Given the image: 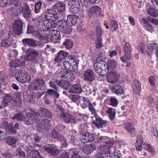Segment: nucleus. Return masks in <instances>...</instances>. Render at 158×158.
<instances>
[{
	"instance_id": "17",
	"label": "nucleus",
	"mask_w": 158,
	"mask_h": 158,
	"mask_svg": "<svg viewBox=\"0 0 158 158\" xmlns=\"http://www.w3.org/2000/svg\"><path fill=\"white\" fill-rule=\"evenodd\" d=\"M141 83L138 80H135L133 81L132 85V88L134 94H139L140 93L141 90Z\"/></svg>"
},
{
	"instance_id": "9",
	"label": "nucleus",
	"mask_w": 158,
	"mask_h": 158,
	"mask_svg": "<svg viewBox=\"0 0 158 158\" xmlns=\"http://www.w3.org/2000/svg\"><path fill=\"white\" fill-rule=\"evenodd\" d=\"M79 138L81 142L84 143L92 142L94 139V136L91 134L86 132L80 134Z\"/></svg>"
},
{
	"instance_id": "8",
	"label": "nucleus",
	"mask_w": 158,
	"mask_h": 158,
	"mask_svg": "<svg viewBox=\"0 0 158 158\" xmlns=\"http://www.w3.org/2000/svg\"><path fill=\"white\" fill-rule=\"evenodd\" d=\"M119 75L115 70H112L109 71L107 76L108 81L111 83H115L118 81Z\"/></svg>"
},
{
	"instance_id": "20",
	"label": "nucleus",
	"mask_w": 158,
	"mask_h": 158,
	"mask_svg": "<svg viewBox=\"0 0 158 158\" xmlns=\"http://www.w3.org/2000/svg\"><path fill=\"white\" fill-rule=\"evenodd\" d=\"M101 12L100 8L97 6L92 7L88 12V15L90 17L92 16H98L99 15Z\"/></svg>"
},
{
	"instance_id": "19",
	"label": "nucleus",
	"mask_w": 158,
	"mask_h": 158,
	"mask_svg": "<svg viewBox=\"0 0 158 158\" xmlns=\"http://www.w3.org/2000/svg\"><path fill=\"white\" fill-rule=\"evenodd\" d=\"M19 10V13L22 12L23 16L25 18L27 19L30 17L31 10L29 8L27 5H24V6L21 5Z\"/></svg>"
},
{
	"instance_id": "55",
	"label": "nucleus",
	"mask_w": 158,
	"mask_h": 158,
	"mask_svg": "<svg viewBox=\"0 0 158 158\" xmlns=\"http://www.w3.org/2000/svg\"><path fill=\"white\" fill-rule=\"evenodd\" d=\"M6 131L5 130L2 128H0V139L2 140H3L5 138Z\"/></svg>"
},
{
	"instance_id": "28",
	"label": "nucleus",
	"mask_w": 158,
	"mask_h": 158,
	"mask_svg": "<svg viewBox=\"0 0 158 158\" xmlns=\"http://www.w3.org/2000/svg\"><path fill=\"white\" fill-rule=\"evenodd\" d=\"M53 9L59 12L62 13L64 10L65 5L62 2H58L56 3L52 7Z\"/></svg>"
},
{
	"instance_id": "2",
	"label": "nucleus",
	"mask_w": 158,
	"mask_h": 158,
	"mask_svg": "<svg viewBox=\"0 0 158 158\" xmlns=\"http://www.w3.org/2000/svg\"><path fill=\"white\" fill-rule=\"evenodd\" d=\"M15 73V77L18 81L23 83H29L31 81V76L27 72L20 70H17Z\"/></svg>"
},
{
	"instance_id": "31",
	"label": "nucleus",
	"mask_w": 158,
	"mask_h": 158,
	"mask_svg": "<svg viewBox=\"0 0 158 158\" xmlns=\"http://www.w3.org/2000/svg\"><path fill=\"white\" fill-rule=\"evenodd\" d=\"M111 148V145L107 144L106 145L101 146L99 147V149L101 152L105 154L110 152L111 151V150L110 149Z\"/></svg>"
},
{
	"instance_id": "30",
	"label": "nucleus",
	"mask_w": 158,
	"mask_h": 158,
	"mask_svg": "<svg viewBox=\"0 0 158 158\" xmlns=\"http://www.w3.org/2000/svg\"><path fill=\"white\" fill-rule=\"evenodd\" d=\"M96 121H93L92 123L98 128L102 127L105 126V122L99 117H96Z\"/></svg>"
},
{
	"instance_id": "13",
	"label": "nucleus",
	"mask_w": 158,
	"mask_h": 158,
	"mask_svg": "<svg viewBox=\"0 0 158 158\" xmlns=\"http://www.w3.org/2000/svg\"><path fill=\"white\" fill-rule=\"evenodd\" d=\"M83 76L84 79L87 81L91 82L95 79V76L94 71L91 69L85 70L84 72Z\"/></svg>"
},
{
	"instance_id": "16",
	"label": "nucleus",
	"mask_w": 158,
	"mask_h": 158,
	"mask_svg": "<svg viewBox=\"0 0 158 158\" xmlns=\"http://www.w3.org/2000/svg\"><path fill=\"white\" fill-rule=\"evenodd\" d=\"M37 114L34 113H28L26 114V117H25V123L27 125H29L35 123L37 118L35 115Z\"/></svg>"
},
{
	"instance_id": "7",
	"label": "nucleus",
	"mask_w": 158,
	"mask_h": 158,
	"mask_svg": "<svg viewBox=\"0 0 158 158\" xmlns=\"http://www.w3.org/2000/svg\"><path fill=\"white\" fill-rule=\"evenodd\" d=\"M38 55V52L32 49H29L26 51L25 59L27 61H32L35 60Z\"/></svg>"
},
{
	"instance_id": "22",
	"label": "nucleus",
	"mask_w": 158,
	"mask_h": 158,
	"mask_svg": "<svg viewBox=\"0 0 158 158\" xmlns=\"http://www.w3.org/2000/svg\"><path fill=\"white\" fill-rule=\"evenodd\" d=\"M96 149V146L93 143L86 145L85 147L81 148V150L86 154H89Z\"/></svg>"
},
{
	"instance_id": "53",
	"label": "nucleus",
	"mask_w": 158,
	"mask_h": 158,
	"mask_svg": "<svg viewBox=\"0 0 158 158\" xmlns=\"http://www.w3.org/2000/svg\"><path fill=\"white\" fill-rule=\"evenodd\" d=\"M102 39L101 38L99 37H98L96 43V46L97 48H100L102 47Z\"/></svg>"
},
{
	"instance_id": "5",
	"label": "nucleus",
	"mask_w": 158,
	"mask_h": 158,
	"mask_svg": "<svg viewBox=\"0 0 158 158\" xmlns=\"http://www.w3.org/2000/svg\"><path fill=\"white\" fill-rule=\"evenodd\" d=\"M52 23L49 22L48 20H42L41 22L38 20L36 22V25L38 27L41 31H46L50 29H53L55 27H53V23L54 22H52Z\"/></svg>"
},
{
	"instance_id": "50",
	"label": "nucleus",
	"mask_w": 158,
	"mask_h": 158,
	"mask_svg": "<svg viewBox=\"0 0 158 158\" xmlns=\"http://www.w3.org/2000/svg\"><path fill=\"white\" fill-rule=\"evenodd\" d=\"M144 145V148L146 149V150L152 153H154L155 152V150L153 148L148 144H143V145Z\"/></svg>"
},
{
	"instance_id": "36",
	"label": "nucleus",
	"mask_w": 158,
	"mask_h": 158,
	"mask_svg": "<svg viewBox=\"0 0 158 158\" xmlns=\"http://www.w3.org/2000/svg\"><path fill=\"white\" fill-rule=\"evenodd\" d=\"M55 82L59 86L65 89H68L70 86L69 82L66 81V80L61 81L57 80L55 81Z\"/></svg>"
},
{
	"instance_id": "15",
	"label": "nucleus",
	"mask_w": 158,
	"mask_h": 158,
	"mask_svg": "<svg viewBox=\"0 0 158 158\" xmlns=\"http://www.w3.org/2000/svg\"><path fill=\"white\" fill-rule=\"evenodd\" d=\"M22 22L19 20H16L13 24V31L16 34H20L22 32Z\"/></svg>"
},
{
	"instance_id": "43",
	"label": "nucleus",
	"mask_w": 158,
	"mask_h": 158,
	"mask_svg": "<svg viewBox=\"0 0 158 158\" xmlns=\"http://www.w3.org/2000/svg\"><path fill=\"white\" fill-rule=\"evenodd\" d=\"M73 43L72 41L67 40L63 43V45L65 46V48L68 49H71L73 47Z\"/></svg>"
},
{
	"instance_id": "4",
	"label": "nucleus",
	"mask_w": 158,
	"mask_h": 158,
	"mask_svg": "<svg viewBox=\"0 0 158 158\" xmlns=\"http://www.w3.org/2000/svg\"><path fill=\"white\" fill-rule=\"evenodd\" d=\"M66 60L63 62V66L66 70H68L70 71H73L77 69V63L73 58L68 57Z\"/></svg>"
},
{
	"instance_id": "34",
	"label": "nucleus",
	"mask_w": 158,
	"mask_h": 158,
	"mask_svg": "<svg viewBox=\"0 0 158 158\" xmlns=\"http://www.w3.org/2000/svg\"><path fill=\"white\" fill-rule=\"evenodd\" d=\"M106 69H108V72L110 69H115L117 66V63L116 61L113 60H109L107 63V64L106 65Z\"/></svg>"
},
{
	"instance_id": "21",
	"label": "nucleus",
	"mask_w": 158,
	"mask_h": 158,
	"mask_svg": "<svg viewBox=\"0 0 158 158\" xmlns=\"http://www.w3.org/2000/svg\"><path fill=\"white\" fill-rule=\"evenodd\" d=\"M37 114L42 117L46 116L49 118H51L52 117V115L50 111L44 108H39L38 110V113Z\"/></svg>"
},
{
	"instance_id": "56",
	"label": "nucleus",
	"mask_w": 158,
	"mask_h": 158,
	"mask_svg": "<svg viewBox=\"0 0 158 158\" xmlns=\"http://www.w3.org/2000/svg\"><path fill=\"white\" fill-rule=\"evenodd\" d=\"M24 98L26 99L27 102H31L34 101L35 97L33 95H27L26 97L25 96Z\"/></svg>"
},
{
	"instance_id": "63",
	"label": "nucleus",
	"mask_w": 158,
	"mask_h": 158,
	"mask_svg": "<svg viewBox=\"0 0 158 158\" xmlns=\"http://www.w3.org/2000/svg\"><path fill=\"white\" fill-rule=\"evenodd\" d=\"M143 143V137L141 135H138L135 143L142 144Z\"/></svg>"
},
{
	"instance_id": "11",
	"label": "nucleus",
	"mask_w": 158,
	"mask_h": 158,
	"mask_svg": "<svg viewBox=\"0 0 158 158\" xmlns=\"http://www.w3.org/2000/svg\"><path fill=\"white\" fill-rule=\"evenodd\" d=\"M45 17L48 20L54 22L58 19L57 12L52 9H48L45 13Z\"/></svg>"
},
{
	"instance_id": "42",
	"label": "nucleus",
	"mask_w": 158,
	"mask_h": 158,
	"mask_svg": "<svg viewBox=\"0 0 158 158\" xmlns=\"http://www.w3.org/2000/svg\"><path fill=\"white\" fill-rule=\"evenodd\" d=\"M1 44L2 47H7L11 45L12 42L9 39H6L2 40Z\"/></svg>"
},
{
	"instance_id": "54",
	"label": "nucleus",
	"mask_w": 158,
	"mask_h": 158,
	"mask_svg": "<svg viewBox=\"0 0 158 158\" xmlns=\"http://www.w3.org/2000/svg\"><path fill=\"white\" fill-rule=\"evenodd\" d=\"M110 24L112 30L115 31L118 27V23L116 21H111L110 22Z\"/></svg>"
},
{
	"instance_id": "40",
	"label": "nucleus",
	"mask_w": 158,
	"mask_h": 158,
	"mask_svg": "<svg viewBox=\"0 0 158 158\" xmlns=\"http://www.w3.org/2000/svg\"><path fill=\"white\" fill-rule=\"evenodd\" d=\"M68 54V53L66 52H64L62 51H60L58 53L57 56L55 59V61L58 62L61 60L64 57L66 56Z\"/></svg>"
},
{
	"instance_id": "49",
	"label": "nucleus",
	"mask_w": 158,
	"mask_h": 158,
	"mask_svg": "<svg viewBox=\"0 0 158 158\" xmlns=\"http://www.w3.org/2000/svg\"><path fill=\"white\" fill-rule=\"evenodd\" d=\"M129 133H130L132 136H134L136 134L135 129L134 127L132 126L131 124L129 123Z\"/></svg>"
},
{
	"instance_id": "61",
	"label": "nucleus",
	"mask_w": 158,
	"mask_h": 158,
	"mask_svg": "<svg viewBox=\"0 0 158 158\" xmlns=\"http://www.w3.org/2000/svg\"><path fill=\"white\" fill-rule=\"evenodd\" d=\"M33 154V158H44L41 156L39 152L36 150L33 151L32 152Z\"/></svg>"
},
{
	"instance_id": "14",
	"label": "nucleus",
	"mask_w": 158,
	"mask_h": 158,
	"mask_svg": "<svg viewBox=\"0 0 158 158\" xmlns=\"http://www.w3.org/2000/svg\"><path fill=\"white\" fill-rule=\"evenodd\" d=\"M147 54L149 56H152V53L154 52H157L158 51V45L155 43H152L147 45Z\"/></svg>"
},
{
	"instance_id": "48",
	"label": "nucleus",
	"mask_w": 158,
	"mask_h": 158,
	"mask_svg": "<svg viewBox=\"0 0 158 158\" xmlns=\"http://www.w3.org/2000/svg\"><path fill=\"white\" fill-rule=\"evenodd\" d=\"M72 72L69 71V73L67 74V77L65 78L68 81L71 82L73 81L75 77V75L73 74Z\"/></svg>"
},
{
	"instance_id": "58",
	"label": "nucleus",
	"mask_w": 158,
	"mask_h": 158,
	"mask_svg": "<svg viewBox=\"0 0 158 158\" xmlns=\"http://www.w3.org/2000/svg\"><path fill=\"white\" fill-rule=\"evenodd\" d=\"M59 37L57 36H50L49 38L52 42L56 43L59 40Z\"/></svg>"
},
{
	"instance_id": "51",
	"label": "nucleus",
	"mask_w": 158,
	"mask_h": 158,
	"mask_svg": "<svg viewBox=\"0 0 158 158\" xmlns=\"http://www.w3.org/2000/svg\"><path fill=\"white\" fill-rule=\"evenodd\" d=\"M49 31L50 36H60V32L56 29H51Z\"/></svg>"
},
{
	"instance_id": "59",
	"label": "nucleus",
	"mask_w": 158,
	"mask_h": 158,
	"mask_svg": "<svg viewBox=\"0 0 158 158\" xmlns=\"http://www.w3.org/2000/svg\"><path fill=\"white\" fill-rule=\"evenodd\" d=\"M117 100L114 97H111L110 99V105L113 106H115L117 105Z\"/></svg>"
},
{
	"instance_id": "37",
	"label": "nucleus",
	"mask_w": 158,
	"mask_h": 158,
	"mask_svg": "<svg viewBox=\"0 0 158 158\" xmlns=\"http://www.w3.org/2000/svg\"><path fill=\"white\" fill-rule=\"evenodd\" d=\"M17 140V139L15 137L8 136L6 137L5 142L8 145L14 147Z\"/></svg>"
},
{
	"instance_id": "64",
	"label": "nucleus",
	"mask_w": 158,
	"mask_h": 158,
	"mask_svg": "<svg viewBox=\"0 0 158 158\" xmlns=\"http://www.w3.org/2000/svg\"><path fill=\"white\" fill-rule=\"evenodd\" d=\"M71 158H81V157L78 154L77 151L73 152L71 155Z\"/></svg>"
},
{
	"instance_id": "1",
	"label": "nucleus",
	"mask_w": 158,
	"mask_h": 158,
	"mask_svg": "<svg viewBox=\"0 0 158 158\" xmlns=\"http://www.w3.org/2000/svg\"><path fill=\"white\" fill-rule=\"evenodd\" d=\"M54 27L58 28L62 33L64 34H70L72 31L71 27L69 26L67 22L64 20H59L53 23Z\"/></svg>"
},
{
	"instance_id": "62",
	"label": "nucleus",
	"mask_w": 158,
	"mask_h": 158,
	"mask_svg": "<svg viewBox=\"0 0 158 158\" xmlns=\"http://www.w3.org/2000/svg\"><path fill=\"white\" fill-rule=\"evenodd\" d=\"M69 72V71H67L66 69H62L60 73L61 77L64 79H65Z\"/></svg>"
},
{
	"instance_id": "35",
	"label": "nucleus",
	"mask_w": 158,
	"mask_h": 158,
	"mask_svg": "<svg viewBox=\"0 0 158 158\" xmlns=\"http://www.w3.org/2000/svg\"><path fill=\"white\" fill-rule=\"evenodd\" d=\"M22 103V100L20 94L19 93H17L15 95V99L13 98L11 101V104L14 105L18 104L19 105Z\"/></svg>"
},
{
	"instance_id": "33",
	"label": "nucleus",
	"mask_w": 158,
	"mask_h": 158,
	"mask_svg": "<svg viewBox=\"0 0 158 158\" xmlns=\"http://www.w3.org/2000/svg\"><path fill=\"white\" fill-rule=\"evenodd\" d=\"M22 41L24 44H27L33 47H35L36 45H40L41 43L37 44H36L35 41L32 39H25L22 40Z\"/></svg>"
},
{
	"instance_id": "46",
	"label": "nucleus",
	"mask_w": 158,
	"mask_h": 158,
	"mask_svg": "<svg viewBox=\"0 0 158 158\" xmlns=\"http://www.w3.org/2000/svg\"><path fill=\"white\" fill-rule=\"evenodd\" d=\"M84 99L85 100V101L88 103L89 110L91 112L92 114H94V116H95L96 115V114L95 112V110L94 109L93 105L88 99H85V98H84Z\"/></svg>"
},
{
	"instance_id": "24",
	"label": "nucleus",
	"mask_w": 158,
	"mask_h": 158,
	"mask_svg": "<svg viewBox=\"0 0 158 158\" xmlns=\"http://www.w3.org/2000/svg\"><path fill=\"white\" fill-rule=\"evenodd\" d=\"M110 90L112 92L116 94H121L123 93L122 87L116 84L114 85L110 84L109 85Z\"/></svg>"
},
{
	"instance_id": "60",
	"label": "nucleus",
	"mask_w": 158,
	"mask_h": 158,
	"mask_svg": "<svg viewBox=\"0 0 158 158\" xmlns=\"http://www.w3.org/2000/svg\"><path fill=\"white\" fill-rule=\"evenodd\" d=\"M102 30L101 27L99 26H97L96 27V32L98 37H100L101 36L102 34Z\"/></svg>"
},
{
	"instance_id": "47",
	"label": "nucleus",
	"mask_w": 158,
	"mask_h": 158,
	"mask_svg": "<svg viewBox=\"0 0 158 158\" xmlns=\"http://www.w3.org/2000/svg\"><path fill=\"white\" fill-rule=\"evenodd\" d=\"M52 136L54 138L60 139L61 136L60 134L55 129H53L51 133Z\"/></svg>"
},
{
	"instance_id": "38",
	"label": "nucleus",
	"mask_w": 158,
	"mask_h": 158,
	"mask_svg": "<svg viewBox=\"0 0 158 158\" xmlns=\"http://www.w3.org/2000/svg\"><path fill=\"white\" fill-rule=\"evenodd\" d=\"M147 12L150 15L156 17L158 15V10L155 8H150L147 10Z\"/></svg>"
},
{
	"instance_id": "41",
	"label": "nucleus",
	"mask_w": 158,
	"mask_h": 158,
	"mask_svg": "<svg viewBox=\"0 0 158 158\" xmlns=\"http://www.w3.org/2000/svg\"><path fill=\"white\" fill-rule=\"evenodd\" d=\"M12 118L14 120L17 119L20 121H25V117H24L23 113L20 112L15 114Z\"/></svg>"
},
{
	"instance_id": "44",
	"label": "nucleus",
	"mask_w": 158,
	"mask_h": 158,
	"mask_svg": "<svg viewBox=\"0 0 158 158\" xmlns=\"http://www.w3.org/2000/svg\"><path fill=\"white\" fill-rule=\"evenodd\" d=\"M145 46L144 43H140L139 44L138 46L137 49L139 52H140L143 54L146 55L147 54V51L144 52Z\"/></svg>"
},
{
	"instance_id": "6",
	"label": "nucleus",
	"mask_w": 158,
	"mask_h": 158,
	"mask_svg": "<svg viewBox=\"0 0 158 158\" xmlns=\"http://www.w3.org/2000/svg\"><path fill=\"white\" fill-rule=\"evenodd\" d=\"M31 85L34 90H41L45 89L44 81L41 79L33 80L31 83Z\"/></svg>"
},
{
	"instance_id": "3",
	"label": "nucleus",
	"mask_w": 158,
	"mask_h": 158,
	"mask_svg": "<svg viewBox=\"0 0 158 158\" xmlns=\"http://www.w3.org/2000/svg\"><path fill=\"white\" fill-rule=\"evenodd\" d=\"M95 71L99 75H104L108 73L106 63L103 60L96 62L94 64Z\"/></svg>"
},
{
	"instance_id": "29",
	"label": "nucleus",
	"mask_w": 158,
	"mask_h": 158,
	"mask_svg": "<svg viewBox=\"0 0 158 158\" xmlns=\"http://www.w3.org/2000/svg\"><path fill=\"white\" fill-rule=\"evenodd\" d=\"M79 17L77 15H71L68 16L67 21L71 25H74L77 23V19Z\"/></svg>"
},
{
	"instance_id": "32",
	"label": "nucleus",
	"mask_w": 158,
	"mask_h": 158,
	"mask_svg": "<svg viewBox=\"0 0 158 158\" xmlns=\"http://www.w3.org/2000/svg\"><path fill=\"white\" fill-rule=\"evenodd\" d=\"M142 22L144 24V27L147 31L150 32L153 31L154 28L152 25L145 18H143L141 20Z\"/></svg>"
},
{
	"instance_id": "12",
	"label": "nucleus",
	"mask_w": 158,
	"mask_h": 158,
	"mask_svg": "<svg viewBox=\"0 0 158 158\" xmlns=\"http://www.w3.org/2000/svg\"><path fill=\"white\" fill-rule=\"evenodd\" d=\"M60 118L61 119H63L66 123L73 124L75 123L74 117L68 113H62L60 114Z\"/></svg>"
},
{
	"instance_id": "52",
	"label": "nucleus",
	"mask_w": 158,
	"mask_h": 158,
	"mask_svg": "<svg viewBox=\"0 0 158 158\" xmlns=\"http://www.w3.org/2000/svg\"><path fill=\"white\" fill-rule=\"evenodd\" d=\"M47 92L49 94L53 96H56L57 98H58L59 97V94L56 91H55L53 89H48Z\"/></svg>"
},
{
	"instance_id": "18",
	"label": "nucleus",
	"mask_w": 158,
	"mask_h": 158,
	"mask_svg": "<svg viewBox=\"0 0 158 158\" xmlns=\"http://www.w3.org/2000/svg\"><path fill=\"white\" fill-rule=\"evenodd\" d=\"M44 150L47 151L50 155L52 156H56L60 153V151L53 145L49 147H44Z\"/></svg>"
},
{
	"instance_id": "57",
	"label": "nucleus",
	"mask_w": 158,
	"mask_h": 158,
	"mask_svg": "<svg viewBox=\"0 0 158 158\" xmlns=\"http://www.w3.org/2000/svg\"><path fill=\"white\" fill-rule=\"evenodd\" d=\"M41 6V3L39 2L35 4V11L36 13H38L40 10Z\"/></svg>"
},
{
	"instance_id": "23",
	"label": "nucleus",
	"mask_w": 158,
	"mask_h": 158,
	"mask_svg": "<svg viewBox=\"0 0 158 158\" xmlns=\"http://www.w3.org/2000/svg\"><path fill=\"white\" fill-rule=\"evenodd\" d=\"M13 97L11 95L8 94L6 95L3 98L1 105H0V109H2L7 106L9 103H11Z\"/></svg>"
},
{
	"instance_id": "27",
	"label": "nucleus",
	"mask_w": 158,
	"mask_h": 158,
	"mask_svg": "<svg viewBox=\"0 0 158 158\" xmlns=\"http://www.w3.org/2000/svg\"><path fill=\"white\" fill-rule=\"evenodd\" d=\"M25 62L22 61V60L16 59L13 62H10L9 64V66L11 67L16 68L19 66H24Z\"/></svg>"
},
{
	"instance_id": "25",
	"label": "nucleus",
	"mask_w": 158,
	"mask_h": 158,
	"mask_svg": "<svg viewBox=\"0 0 158 158\" xmlns=\"http://www.w3.org/2000/svg\"><path fill=\"white\" fill-rule=\"evenodd\" d=\"M19 125L18 123H16L14 124L13 123H10L8 129L9 132L12 135L16 134L17 130L19 129Z\"/></svg>"
},
{
	"instance_id": "10",
	"label": "nucleus",
	"mask_w": 158,
	"mask_h": 158,
	"mask_svg": "<svg viewBox=\"0 0 158 158\" xmlns=\"http://www.w3.org/2000/svg\"><path fill=\"white\" fill-rule=\"evenodd\" d=\"M50 121L47 119L41 118L37 122L36 127L40 131L46 129L49 126Z\"/></svg>"
},
{
	"instance_id": "39",
	"label": "nucleus",
	"mask_w": 158,
	"mask_h": 158,
	"mask_svg": "<svg viewBox=\"0 0 158 158\" xmlns=\"http://www.w3.org/2000/svg\"><path fill=\"white\" fill-rule=\"evenodd\" d=\"M128 44L126 43L124 46V51L125 53V56L121 58V60L125 63L127 61V56L128 55Z\"/></svg>"
},
{
	"instance_id": "45",
	"label": "nucleus",
	"mask_w": 158,
	"mask_h": 158,
	"mask_svg": "<svg viewBox=\"0 0 158 158\" xmlns=\"http://www.w3.org/2000/svg\"><path fill=\"white\" fill-rule=\"evenodd\" d=\"M106 112L109 114L108 116L110 120H113L114 118L115 113L114 111V110L112 108H109L108 110Z\"/></svg>"
},
{
	"instance_id": "26",
	"label": "nucleus",
	"mask_w": 158,
	"mask_h": 158,
	"mask_svg": "<svg viewBox=\"0 0 158 158\" xmlns=\"http://www.w3.org/2000/svg\"><path fill=\"white\" fill-rule=\"evenodd\" d=\"M69 91L70 93L79 94L82 92V89L79 84H75L71 87Z\"/></svg>"
}]
</instances>
